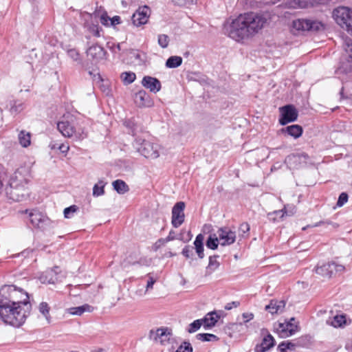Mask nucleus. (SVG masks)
<instances>
[{"instance_id": "nucleus-16", "label": "nucleus", "mask_w": 352, "mask_h": 352, "mask_svg": "<svg viewBox=\"0 0 352 352\" xmlns=\"http://www.w3.org/2000/svg\"><path fill=\"white\" fill-rule=\"evenodd\" d=\"M105 55V51L102 47L97 44L93 45L87 50V56L93 61L98 63Z\"/></svg>"}, {"instance_id": "nucleus-32", "label": "nucleus", "mask_w": 352, "mask_h": 352, "mask_svg": "<svg viewBox=\"0 0 352 352\" xmlns=\"http://www.w3.org/2000/svg\"><path fill=\"white\" fill-rule=\"evenodd\" d=\"M217 258H218V256H210L208 265L207 267V272L208 273L210 274V273L213 272L214 270H216L219 267V263L217 261Z\"/></svg>"}, {"instance_id": "nucleus-13", "label": "nucleus", "mask_w": 352, "mask_h": 352, "mask_svg": "<svg viewBox=\"0 0 352 352\" xmlns=\"http://www.w3.org/2000/svg\"><path fill=\"white\" fill-rule=\"evenodd\" d=\"M298 325L296 323H292L291 321L279 322L276 327V331L281 338H286L294 335L298 331Z\"/></svg>"}, {"instance_id": "nucleus-31", "label": "nucleus", "mask_w": 352, "mask_h": 352, "mask_svg": "<svg viewBox=\"0 0 352 352\" xmlns=\"http://www.w3.org/2000/svg\"><path fill=\"white\" fill-rule=\"evenodd\" d=\"M196 338L202 342H215L219 340L216 335L205 333L197 334Z\"/></svg>"}, {"instance_id": "nucleus-18", "label": "nucleus", "mask_w": 352, "mask_h": 352, "mask_svg": "<svg viewBox=\"0 0 352 352\" xmlns=\"http://www.w3.org/2000/svg\"><path fill=\"white\" fill-rule=\"evenodd\" d=\"M57 129L60 133L66 138H71L76 134L74 126L67 120L58 122Z\"/></svg>"}, {"instance_id": "nucleus-40", "label": "nucleus", "mask_w": 352, "mask_h": 352, "mask_svg": "<svg viewBox=\"0 0 352 352\" xmlns=\"http://www.w3.org/2000/svg\"><path fill=\"white\" fill-rule=\"evenodd\" d=\"M175 352H192V347L189 342H184Z\"/></svg>"}, {"instance_id": "nucleus-54", "label": "nucleus", "mask_w": 352, "mask_h": 352, "mask_svg": "<svg viewBox=\"0 0 352 352\" xmlns=\"http://www.w3.org/2000/svg\"><path fill=\"white\" fill-rule=\"evenodd\" d=\"M121 23V19L119 16H114L110 19V24L111 25H116Z\"/></svg>"}, {"instance_id": "nucleus-29", "label": "nucleus", "mask_w": 352, "mask_h": 352, "mask_svg": "<svg viewBox=\"0 0 352 352\" xmlns=\"http://www.w3.org/2000/svg\"><path fill=\"white\" fill-rule=\"evenodd\" d=\"M30 218L31 223L35 227H38L40 223L43 221V214L37 210L31 212L30 213Z\"/></svg>"}, {"instance_id": "nucleus-49", "label": "nucleus", "mask_w": 352, "mask_h": 352, "mask_svg": "<svg viewBox=\"0 0 352 352\" xmlns=\"http://www.w3.org/2000/svg\"><path fill=\"white\" fill-rule=\"evenodd\" d=\"M58 149L62 153L66 155L69 150V146L68 143H62L58 144Z\"/></svg>"}, {"instance_id": "nucleus-14", "label": "nucleus", "mask_w": 352, "mask_h": 352, "mask_svg": "<svg viewBox=\"0 0 352 352\" xmlns=\"http://www.w3.org/2000/svg\"><path fill=\"white\" fill-rule=\"evenodd\" d=\"M27 170L25 168L17 169L10 179V186L17 190L19 187H24L28 184L25 177Z\"/></svg>"}, {"instance_id": "nucleus-33", "label": "nucleus", "mask_w": 352, "mask_h": 352, "mask_svg": "<svg viewBox=\"0 0 352 352\" xmlns=\"http://www.w3.org/2000/svg\"><path fill=\"white\" fill-rule=\"evenodd\" d=\"M121 78L124 84L129 85L135 81L136 75L133 72H123L121 74Z\"/></svg>"}, {"instance_id": "nucleus-6", "label": "nucleus", "mask_w": 352, "mask_h": 352, "mask_svg": "<svg viewBox=\"0 0 352 352\" xmlns=\"http://www.w3.org/2000/svg\"><path fill=\"white\" fill-rule=\"evenodd\" d=\"M344 270V265L330 262L318 265L315 269V272L322 278L329 279L336 273L342 272Z\"/></svg>"}, {"instance_id": "nucleus-51", "label": "nucleus", "mask_w": 352, "mask_h": 352, "mask_svg": "<svg viewBox=\"0 0 352 352\" xmlns=\"http://www.w3.org/2000/svg\"><path fill=\"white\" fill-rule=\"evenodd\" d=\"M182 254L187 258H190L192 255V248L190 246H185L182 250Z\"/></svg>"}, {"instance_id": "nucleus-52", "label": "nucleus", "mask_w": 352, "mask_h": 352, "mask_svg": "<svg viewBox=\"0 0 352 352\" xmlns=\"http://www.w3.org/2000/svg\"><path fill=\"white\" fill-rule=\"evenodd\" d=\"M68 54L70 57L77 60L79 59L80 54L79 53L74 49L70 50L68 51Z\"/></svg>"}, {"instance_id": "nucleus-15", "label": "nucleus", "mask_w": 352, "mask_h": 352, "mask_svg": "<svg viewBox=\"0 0 352 352\" xmlns=\"http://www.w3.org/2000/svg\"><path fill=\"white\" fill-rule=\"evenodd\" d=\"M222 316L221 311L214 309L212 311L208 313L202 319L203 325L205 329H210L215 326L218 320Z\"/></svg>"}, {"instance_id": "nucleus-48", "label": "nucleus", "mask_w": 352, "mask_h": 352, "mask_svg": "<svg viewBox=\"0 0 352 352\" xmlns=\"http://www.w3.org/2000/svg\"><path fill=\"white\" fill-rule=\"evenodd\" d=\"M166 240H164L163 238L158 239L153 245V249L154 251L157 252L160 248L165 245Z\"/></svg>"}, {"instance_id": "nucleus-44", "label": "nucleus", "mask_w": 352, "mask_h": 352, "mask_svg": "<svg viewBox=\"0 0 352 352\" xmlns=\"http://www.w3.org/2000/svg\"><path fill=\"white\" fill-rule=\"evenodd\" d=\"M73 309H65V313L64 315H76V316H81L85 311H90L91 309H75V311H72Z\"/></svg>"}, {"instance_id": "nucleus-4", "label": "nucleus", "mask_w": 352, "mask_h": 352, "mask_svg": "<svg viewBox=\"0 0 352 352\" xmlns=\"http://www.w3.org/2000/svg\"><path fill=\"white\" fill-rule=\"evenodd\" d=\"M148 337L155 342L160 343L161 345L171 344L174 348V344L176 343L175 338L173 336L172 330L168 327H160L157 329H151L149 331Z\"/></svg>"}, {"instance_id": "nucleus-19", "label": "nucleus", "mask_w": 352, "mask_h": 352, "mask_svg": "<svg viewBox=\"0 0 352 352\" xmlns=\"http://www.w3.org/2000/svg\"><path fill=\"white\" fill-rule=\"evenodd\" d=\"M134 102L138 107H149L152 103L150 96L143 89L140 90L135 94Z\"/></svg>"}, {"instance_id": "nucleus-26", "label": "nucleus", "mask_w": 352, "mask_h": 352, "mask_svg": "<svg viewBox=\"0 0 352 352\" xmlns=\"http://www.w3.org/2000/svg\"><path fill=\"white\" fill-rule=\"evenodd\" d=\"M18 139L21 146L27 148L31 144V133L25 130H22L18 135Z\"/></svg>"}, {"instance_id": "nucleus-46", "label": "nucleus", "mask_w": 352, "mask_h": 352, "mask_svg": "<svg viewBox=\"0 0 352 352\" xmlns=\"http://www.w3.org/2000/svg\"><path fill=\"white\" fill-rule=\"evenodd\" d=\"M250 225L247 222H243L241 224H240L239 230L240 232L242 233V236L245 234H248L250 231Z\"/></svg>"}, {"instance_id": "nucleus-57", "label": "nucleus", "mask_w": 352, "mask_h": 352, "mask_svg": "<svg viewBox=\"0 0 352 352\" xmlns=\"http://www.w3.org/2000/svg\"><path fill=\"white\" fill-rule=\"evenodd\" d=\"M195 249H196V252H197V253L198 254V256L200 258H204V246H200V248H199V247H197V248H195Z\"/></svg>"}, {"instance_id": "nucleus-23", "label": "nucleus", "mask_w": 352, "mask_h": 352, "mask_svg": "<svg viewBox=\"0 0 352 352\" xmlns=\"http://www.w3.org/2000/svg\"><path fill=\"white\" fill-rule=\"evenodd\" d=\"M351 322V319L347 318L346 314H336L333 317L331 324L336 328H338L344 327V326L349 324Z\"/></svg>"}, {"instance_id": "nucleus-47", "label": "nucleus", "mask_w": 352, "mask_h": 352, "mask_svg": "<svg viewBox=\"0 0 352 352\" xmlns=\"http://www.w3.org/2000/svg\"><path fill=\"white\" fill-rule=\"evenodd\" d=\"M111 18L108 16L107 12H104L100 17V23L104 26H109Z\"/></svg>"}, {"instance_id": "nucleus-60", "label": "nucleus", "mask_w": 352, "mask_h": 352, "mask_svg": "<svg viewBox=\"0 0 352 352\" xmlns=\"http://www.w3.org/2000/svg\"><path fill=\"white\" fill-rule=\"evenodd\" d=\"M275 213L276 214H280L281 213V217L284 216V214L286 213L285 211H283V210L276 211Z\"/></svg>"}, {"instance_id": "nucleus-12", "label": "nucleus", "mask_w": 352, "mask_h": 352, "mask_svg": "<svg viewBox=\"0 0 352 352\" xmlns=\"http://www.w3.org/2000/svg\"><path fill=\"white\" fill-rule=\"evenodd\" d=\"M218 236L220 245L223 246L233 244L236 241V232L231 230L228 227L219 229Z\"/></svg>"}, {"instance_id": "nucleus-8", "label": "nucleus", "mask_w": 352, "mask_h": 352, "mask_svg": "<svg viewBox=\"0 0 352 352\" xmlns=\"http://www.w3.org/2000/svg\"><path fill=\"white\" fill-rule=\"evenodd\" d=\"M280 118H279V124L280 125H286L289 122H294L298 118V111L296 109L292 104H287L279 108Z\"/></svg>"}, {"instance_id": "nucleus-55", "label": "nucleus", "mask_w": 352, "mask_h": 352, "mask_svg": "<svg viewBox=\"0 0 352 352\" xmlns=\"http://www.w3.org/2000/svg\"><path fill=\"white\" fill-rule=\"evenodd\" d=\"M39 311L43 317L50 322V309H39Z\"/></svg>"}, {"instance_id": "nucleus-11", "label": "nucleus", "mask_w": 352, "mask_h": 352, "mask_svg": "<svg viewBox=\"0 0 352 352\" xmlns=\"http://www.w3.org/2000/svg\"><path fill=\"white\" fill-rule=\"evenodd\" d=\"M139 151L146 158L156 159L160 155L158 145L146 140L143 141L139 148Z\"/></svg>"}, {"instance_id": "nucleus-38", "label": "nucleus", "mask_w": 352, "mask_h": 352, "mask_svg": "<svg viewBox=\"0 0 352 352\" xmlns=\"http://www.w3.org/2000/svg\"><path fill=\"white\" fill-rule=\"evenodd\" d=\"M285 305L286 303L284 300H272L265 308H284Z\"/></svg>"}, {"instance_id": "nucleus-22", "label": "nucleus", "mask_w": 352, "mask_h": 352, "mask_svg": "<svg viewBox=\"0 0 352 352\" xmlns=\"http://www.w3.org/2000/svg\"><path fill=\"white\" fill-rule=\"evenodd\" d=\"M307 337H301L296 342H292L290 341H283L280 342L278 346V351H283L284 349L287 350H295L296 347H304L305 346V344L301 343V341L303 340H307Z\"/></svg>"}, {"instance_id": "nucleus-41", "label": "nucleus", "mask_w": 352, "mask_h": 352, "mask_svg": "<svg viewBox=\"0 0 352 352\" xmlns=\"http://www.w3.org/2000/svg\"><path fill=\"white\" fill-rule=\"evenodd\" d=\"M169 43V38L166 34H160L158 36V44L162 47L166 48Z\"/></svg>"}, {"instance_id": "nucleus-34", "label": "nucleus", "mask_w": 352, "mask_h": 352, "mask_svg": "<svg viewBox=\"0 0 352 352\" xmlns=\"http://www.w3.org/2000/svg\"><path fill=\"white\" fill-rule=\"evenodd\" d=\"M104 183L102 181H99L97 184H95L93 188V195L94 196H100L104 193Z\"/></svg>"}, {"instance_id": "nucleus-25", "label": "nucleus", "mask_w": 352, "mask_h": 352, "mask_svg": "<svg viewBox=\"0 0 352 352\" xmlns=\"http://www.w3.org/2000/svg\"><path fill=\"white\" fill-rule=\"evenodd\" d=\"M12 300L10 298V290L7 292H0V308H12Z\"/></svg>"}, {"instance_id": "nucleus-39", "label": "nucleus", "mask_w": 352, "mask_h": 352, "mask_svg": "<svg viewBox=\"0 0 352 352\" xmlns=\"http://www.w3.org/2000/svg\"><path fill=\"white\" fill-rule=\"evenodd\" d=\"M345 51L348 55V61L352 63V40L350 38L345 41Z\"/></svg>"}, {"instance_id": "nucleus-35", "label": "nucleus", "mask_w": 352, "mask_h": 352, "mask_svg": "<svg viewBox=\"0 0 352 352\" xmlns=\"http://www.w3.org/2000/svg\"><path fill=\"white\" fill-rule=\"evenodd\" d=\"M219 243V236H209L206 241V246L211 250H216Z\"/></svg>"}, {"instance_id": "nucleus-9", "label": "nucleus", "mask_w": 352, "mask_h": 352, "mask_svg": "<svg viewBox=\"0 0 352 352\" xmlns=\"http://www.w3.org/2000/svg\"><path fill=\"white\" fill-rule=\"evenodd\" d=\"M186 204L184 201L177 202L172 208L171 223L174 228H179L185 221L184 209Z\"/></svg>"}, {"instance_id": "nucleus-10", "label": "nucleus", "mask_w": 352, "mask_h": 352, "mask_svg": "<svg viewBox=\"0 0 352 352\" xmlns=\"http://www.w3.org/2000/svg\"><path fill=\"white\" fill-rule=\"evenodd\" d=\"M151 15L149 7L144 6L140 7L132 16L133 23L136 26L146 24Z\"/></svg>"}, {"instance_id": "nucleus-56", "label": "nucleus", "mask_w": 352, "mask_h": 352, "mask_svg": "<svg viewBox=\"0 0 352 352\" xmlns=\"http://www.w3.org/2000/svg\"><path fill=\"white\" fill-rule=\"evenodd\" d=\"M176 4L182 5L183 3H193L196 0H173Z\"/></svg>"}, {"instance_id": "nucleus-28", "label": "nucleus", "mask_w": 352, "mask_h": 352, "mask_svg": "<svg viewBox=\"0 0 352 352\" xmlns=\"http://www.w3.org/2000/svg\"><path fill=\"white\" fill-rule=\"evenodd\" d=\"M296 7L304 8L321 3L322 0H294Z\"/></svg>"}, {"instance_id": "nucleus-5", "label": "nucleus", "mask_w": 352, "mask_h": 352, "mask_svg": "<svg viewBox=\"0 0 352 352\" xmlns=\"http://www.w3.org/2000/svg\"><path fill=\"white\" fill-rule=\"evenodd\" d=\"M22 309H0V318L2 321L8 324L19 327L25 320V311Z\"/></svg>"}, {"instance_id": "nucleus-7", "label": "nucleus", "mask_w": 352, "mask_h": 352, "mask_svg": "<svg viewBox=\"0 0 352 352\" xmlns=\"http://www.w3.org/2000/svg\"><path fill=\"white\" fill-rule=\"evenodd\" d=\"M10 298L13 308H21L22 306L31 307L30 297L23 289H12L10 290Z\"/></svg>"}, {"instance_id": "nucleus-63", "label": "nucleus", "mask_w": 352, "mask_h": 352, "mask_svg": "<svg viewBox=\"0 0 352 352\" xmlns=\"http://www.w3.org/2000/svg\"><path fill=\"white\" fill-rule=\"evenodd\" d=\"M165 255L167 257H172V256H174L175 255V254H173L171 252H168Z\"/></svg>"}, {"instance_id": "nucleus-3", "label": "nucleus", "mask_w": 352, "mask_h": 352, "mask_svg": "<svg viewBox=\"0 0 352 352\" xmlns=\"http://www.w3.org/2000/svg\"><path fill=\"white\" fill-rule=\"evenodd\" d=\"M333 16L336 23L352 35V9L340 6L333 12Z\"/></svg>"}, {"instance_id": "nucleus-42", "label": "nucleus", "mask_w": 352, "mask_h": 352, "mask_svg": "<svg viewBox=\"0 0 352 352\" xmlns=\"http://www.w3.org/2000/svg\"><path fill=\"white\" fill-rule=\"evenodd\" d=\"M78 210V207L76 205H72L68 208H65L64 210V216L65 218H70L71 214L75 213Z\"/></svg>"}, {"instance_id": "nucleus-53", "label": "nucleus", "mask_w": 352, "mask_h": 352, "mask_svg": "<svg viewBox=\"0 0 352 352\" xmlns=\"http://www.w3.org/2000/svg\"><path fill=\"white\" fill-rule=\"evenodd\" d=\"M155 282H156V280L153 276H148V279L147 280V284H146V290H148L149 289H152L153 286Z\"/></svg>"}, {"instance_id": "nucleus-50", "label": "nucleus", "mask_w": 352, "mask_h": 352, "mask_svg": "<svg viewBox=\"0 0 352 352\" xmlns=\"http://www.w3.org/2000/svg\"><path fill=\"white\" fill-rule=\"evenodd\" d=\"M203 240H204V236H202V234H198L194 241V245H195V248H197V247L200 248V246H203Z\"/></svg>"}, {"instance_id": "nucleus-59", "label": "nucleus", "mask_w": 352, "mask_h": 352, "mask_svg": "<svg viewBox=\"0 0 352 352\" xmlns=\"http://www.w3.org/2000/svg\"><path fill=\"white\" fill-rule=\"evenodd\" d=\"M305 337H307V340H303L301 341V343H303V344H305V346L304 347L307 346V342H309V339H310V337L308 336H305Z\"/></svg>"}, {"instance_id": "nucleus-43", "label": "nucleus", "mask_w": 352, "mask_h": 352, "mask_svg": "<svg viewBox=\"0 0 352 352\" xmlns=\"http://www.w3.org/2000/svg\"><path fill=\"white\" fill-rule=\"evenodd\" d=\"M348 195L346 192H342L337 201V206L341 207L348 201Z\"/></svg>"}, {"instance_id": "nucleus-24", "label": "nucleus", "mask_w": 352, "mask_h": 352, "mask_svg": "<svg viewBox=\"0 0 352 352\" xmlns=\"http://www.w3.org/2000/svg\"><path fill=\"white\" fill-rule=\"evenodd\" d=\"M39 278L43 283L47 284H54L58 280L56 272L54 269L46 270L41 275Z\"/></svg>"}, {"instance_id": "nucleus-64", "label": "nucleus", "mask_w": 352, "mask_h": 352, "mask_svg": "<svg viewBox=\"0 0 352 352\" xmlns=\"http://www.w3.org/2000/svg\"><path fill=\"white\" fill-rule=\"evenodd\" d=\"M232 305L234 307H237L240 305V303L239 302H237V301H234V302H232Z\"/></svg>"}, {"instance_id": "nucleus-21", "label": "nucleus", "mask_w": 352, "mask_h": 352, "mask_svg": "<svg viewBox=\"0 0 352 352\" xmlns=\"http://www.w3.org/2000/svg\"><path fill=\"white\" fill-rule=\"evenodd\" d=\"M275 341L274 338L270 334H268L263 338L261 344H256L254 351L255 352H266L273 347Z\"/></svg>"}, {"instance_id": "nucleus-17", "label": "nucleus", "mask_w": 352, "mask_h": 352, "mask_svg": "<svg viewBox=\"0 0 352 352\" xmlns=\"http://www.w3.org/2000/svg\"><path fill=\"white\" fill-rule=\"evenodd\" d=\"M142 85L151 92H158L161 89V82L156 78L146 76L142 78Z\"/></svg>"}, {"instance_id": "nucleus-30", "label": "nucleus", "mask_w": 352, "mask_h": 352, "mask_svg": "<svg viewBox=\"0 0 352 352\" xmlns=\"http://www.w3.org/2000/svg\"><path fill=\"white\" fill-rule=\"evenodd\" d=\"M182 58L180 56H173L168 58L166 62V66L168 68H175L181 65Z\"/></svg>"}, {"instance_id": "nucleus-45", "label": "nucleus", "mask_w": 352, "mask_h": 352, "mask_svg": "<svg viewBox=\"0 0 352 352\" xmlns=\"http://www.w3.org/2000/svg\"><path fill=\"white\" fill-rule=\"evenodd\" d=\"M89 31L96 37L100 36V30L98 25L93 24L90 25L89 28Z\"/></svg>"}, {"instance_id": "nucleus-1", "label": "nucleus", "mask_w": 352, "mask_h": 352, "mask_svg": "<svg viewBox=\"0 0 352 352\" xmlns=\"http://www.w3.org/2000/svg\"><path fill=\"white\" fill-rule=\"evenodd\" d=\"M270 21L268 12L250 11L240 14L228 26V35L236 42L243 43L261 33Z\"/></svg>"}, {"instance_id": "nucleus-2", "label": "nucleus", "mask_w": 352, "mask_h": 352, "mask_svg": "<svg viewBox=\"0 0 352 352\" xmlns=\"http://www.w3.org/2000/svg\"><path fill=\"white\" fill-rule=\"evenodd\" d=\"M325 29V25L317 20L298 19L294 20L292 31L294 34H300L306 31L318 32Z\"/></svg>"}, {"instance_id": "nucleus-58", "label": "nucleus", "mask_w": 352, "mask_h": 352, "mask_svg": "<svg viewBox=\"0 0 352 352\" xmlns=\"http://www.w3.org/2000/svg\"><path fill=\"white\" fill-rule=\"evenodd\" d=\"M173 232L170 231L168 235V236L165 239H164V240H166V242H168V241H173L175 239V236L173 235Z\"/></svg>"}, {"instance_id": "nucleus-27", "label": "nucleus", "mask_w": 352, "mask_h": 352, "mask_svg": "<svg viewBox=\"0 0 352 352\" xmlns=\"http://www.w3.org/2000/svg\"><path fill=\"white\" fill-rule=\"evenodd\" d=\"M113 186L119 194H124L129 190L128 185L121 179H117L113 182Z\"/></svg>"}, {"instance_id": "nucleus-20", "label": "nucleus", "mask_w": 352, "mask_h": 352, "mask_svg": "<svg viewBox=\"0 0 352 352\" xmlns=\"http://www.w3.org/2000/svg\"><path fill=\"white\" fill-rule=\"evenodd\" d=\"M281 133L288 135L294 139L300 138L303 133L302 127L299 124H292L280 129Z\"/></svg>"}, {"instance_id": "nucleus-36", "label": "nucleus", "mask_w": 352, "mask_h": 352, "mask_svg": "<svg viewBox=\"0 0 352 352\" xmlns=\"http://www.w3.org/2000/svg\"><path fill=\"white\" fill-rule=\"evenodd\" d=\"M254 315L252 313L247 312L243 313L241 316H239L237 318V322L239 324H245L246 322H249L252 319H253Z\"/></svg>"}, {"instance_id": "nucleus-61", "label": "nucleus", "mask_w": 352, "mask_h": 352, "mask_svg": "<svg viewBox=\"0 0 352 352\" xmlns=\"http://www.w3.org/2000/svg\"><path fill=\"white\" fill-rule=\"evenodd\" d=\"M58 144H53L50 145V148L52 150H54V149H56V148L58 149Z\"/></svg>"}, {"instance_id": "nucleus-62", "label": "nucleus", "mask_w": 352, "mask_h": 352, "mask_svg": "<svg viewBox=\"0 0 352 352\" xmlns=\"http://www.w3.org/2000/svg\"><path fill=\"white\" fill-rule=\"evenodd\" d=\"M52 269L56 272V275L60 272L58 266H54Z\"/></svg>"}, {"instance_id": "nucleus-37", "label": "nucleus", "mask_w": 352, "mask_h": 352, "mask_svg": "<svg viewBox=\"0 0 352 352\" xmlns=\"http://www.w3.org/2000/svg\"><path fill=\"white\" fill-rule=\"evenodd\" d=\"M203 324L202 319L201 320H195L192 323L190 324L189 327L188 329V331L190 333H194L197 331L201 326Z\"/></svg>"}]
</instances>
